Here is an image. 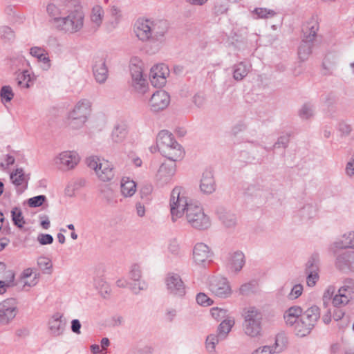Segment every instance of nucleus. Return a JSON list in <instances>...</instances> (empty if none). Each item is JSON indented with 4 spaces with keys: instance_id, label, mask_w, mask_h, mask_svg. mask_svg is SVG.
Masks as SVG:
<instances>
[{
    "instance_id": "1",
    "label": "nucleus",
    "mask_w": 354,
    "mask_h": 354,
    "mask_svg": "<svg viewBox=\"0 0 354 354\" xmlns=\"http://www.w3.org/2000/svg\"><path fill=\"white\" fill-rule=\"evenodd\" d=\"M46 10L52 24L60 31L73 34L79 32L84 26V13L76 1L59 5L50 3Z\"/></svg>"
},
{
    "instance_id": "2",
    "label": "nucleus",
    "mask_w": 354,
    "mask_h": 354,
    "mask_svg": "<svg viewBox=\"0 0 354 354\" xmlns=\"http://www.w3.org/2000/svg\"><path fill=\"white\" fill-rule=\"evenodd\" d=\"M167 21L139 18L134 24V32L139 40L145 41H162L167 32Z\"/></svg>"
},
{
    "instance_id": "3",
    "label": "nucleus",
    "mask_w": 354,
    "mask_h": 354,
    "mask_svg": "<svg viewBox=\"0 0 354 354\" xmlns=\"http://www.w3.org/2000/svg\"><path fill=\"white\" fill-rule=\"evenodd\" d=\"M93 112V102L88 98H81L76 102L66 116L67 126L72 130L82 129Z\"/></svg>"
},
{
    "instance_id": "4",
    "label": "nucleus",
    "mask_w": 354,
    "mask_h": 354,
    "mask_svg": "<svg viewBox=\"0 0 354 354\" xmlns=\"http://www.w3.org/2000/svg\"><path fill=\"white\" fill-rule=\"evenodd\" d=\"M188 197L186 189L182 186H176L171 192L169 207L171 221H177L183 217L191 205H194Z\"/></svg>"
},
{
    "instance_id": "5",
    "label": "nucleus",
    "mask_w": 354,
    "mask_h": 354,
    "mask_svg": "<svg viewBox=\"0 0 354 354\" xmlns=\"http://www.w3.org/2000/svg\"><path fill=\"white\" fill-rule=\"evenodd\" d=\"M318 30L319 23L317 17H311L303 24L302 40L298 48V56L301 61H306L311 54Z\"/></svg>"
},
{
    "instance_id": "6",
    "label": "nucleus",
    "mask_w": 354,
    "mask_h": 354,
    "mask_svg": "<svg viewBox=\"0 0 354 354\" xmlns=\"http://www.w3.org/2000/svg\"><path fill=\"white\" fill-rule=\"evenodd\" d=\"M143 62L138 57H133L130 59V88L131 91L140 95H145L149 90L147 80L143 76Z\"/></svg>"
},
{
    "instance_id": "7",
    "label": "nucleus",
    "mask_w": 354,
    "mask_h": 354,
    "mask_svg": "<svg viewBox=\"0 0 354 354\" xmlns=\"http://www.w3.org/2000/svg\"><path fill=\"white\" fill-rule=\"evenodd\" d=\"M184 216L187 225L197 230H207L212 225L210 217L196 203L189 206Z\"/></svg>"
},
{
    "instance_id": "8",
    "label": "nucleus",
    "mask_w": 354,
    "mask_h": 354,
    "mask_svg": "<svg viewBox=\"0 0 354 354\" xmlns=\"http://www.w3.org/2000/svg\"><path fill=\"white\" fill-rule=\"evenodd\" d=\"M167 292L176 297H183L186 294V286L181 277L175 272H168L165 277Z\"/></svg>"
},
{
    "instance_id": "9",
    "label": "nucleus",
    "mask_w": 354,
    "mask_h": 354,
    "mask_svg": "<svg viewBox=\"0 0 354 354\" xmlns=\"http://www.w3.org/2000/svg\"><path fill=\"white\" fill-rule=\"evenodd\" d=\"M209 290L219 298H228L232 294V290L227 278L221 276H214L209 279Z\"/></svg>"
},
{
    "instance_id": "10",
    "label": "nucleus",
    "mask_w": 354,
    "mask_h": 354,
    "mask_svg": "<svg viewBox=\"0 0 354 354\" xmlns=\"http://www.w3.org/2000/svg\"><path fill=\"white\" fill-rule=\"evenodd\" d=\"M80 159L77 152L74 151H64L55 157L54 164L62 171H69L77 166Z\"/></svg>"
},
{
    "instance_id": "11",
    "label": "nucleus",
    "mask_w": 354,
    "mask_h": 354,
    "mask_svg": "<svg viewBox=\"0 0 354 354\" xmlns=\"http://www.w3.org/2000/svg\"><path fill=\"white\" fill-rule=\"evenodd\" d=\"M18 313L17 302L15 299L10 298L0 304V324H10Z\"/></svg>"
},
{
    "instance_id": "12",
    "label": "nucleus",
    "mask_w": 354,
    "mask_h": 354,
    "mask_svg": "<svg viewBox=\"0 0 354 354\" xmlns=\"http://www.w3.org/2000/svg\"><path fill=\"white\" fill-rule=\"evenodd\" d=\"M49 334L53 337L62 336L66 327V319L61 313H55L48 320L47 323Z\"/></svg>"
},
{
    "instance_id": "13",
    "label": "nucleus",
    "mask_w": 354,
    "mask_h": 354,
    "mask_svg": "<svg viewBox=\"0 0 354 354\" xmlns=\"http://www.w3.org/2000/svg\"><path fill=\"white\" fill-rule=\"evenodd\" d=\"M176 163L174 162H163L155 175V180L158 185L164 186L170 183L176 174Z\"/></svg>"
},
{
    "instance_id": "14",
    "label": "nucleus",
    "mask_w": 354,
    "mask_h": 354,
    "mask_svg": "<svg viewBox=\"0 0 354 354\" xmlns=\"http://www.w3.org/2000/svg\"><path fill=\"white\" fill-rule=\"evenodd\" d=\"M212 252L209 247L203 243H197L193 248V261L196 265L205 267L210 261Z\"/></svg>"
},
{
    "instance_id": "15",
    "label": "nucleus",
    "mask_w": 354,
    "mask_h": 354,
    "mask_svg": "<svg viewBox=\"0 0 354 354\" xmlns=\"http://www.w3.org/2000/svg\"><path fill=\"white\" fill-rule=\"evenodd\" d=\"M169 74V70L165 64H160L153 66L149 73V79L151 84L155 87L164 86Z\"/></svg>"
},
{
    "instance_id": "16",
    "label": "nucleus",
    "mask_w": 354,
    "mask_h": 354,
    "mask_svg": "<svg viewBox=\"0 0 354 354\" xmlns=\"http://www.w3.org/2000/svg\"><path fill=\"white\" fill-rule=\"evenodd\" d=\"M169 102V95L164 90H158L151 96L149 105L151 111L158 112L167 108Z\"/></svg>"
},
{
    "instance_id": "17",
    "label": "nucleus",
    "mask_w": 354,
    "mask_h": 354,
    "mask_svg": "<svg viewBox=\"0 0 354 354\" xmlns=\"http://www.w3.org/2000/svg\"><path fill=\"white\" fill-rule=\"evenodd\" d=\"M346 297L339 293V291L335 293V288L333 286H330L325 290L323 299L325 302L326 300L332 299V304L335 307H342L348 304L351 301Z\"/></svg>"
},
{
    "instance_id": "18",
    "label": "nucleus",
    "mask_w": 354,
    "mask_h": 354,
    "mask_svg": "<svg viewBox=\"0 0 354 354\" xmlns=\"http://www.w3.org/2000/svg\"><path fill=\"white\" fill-rule=\"evenodd\" d=\"M93 73L95 80L99 84H103L108 78V68L103 57H95L93 65Z\"/></svg>"
},
{
    "instance_id": "19",
    "label": "nucleus",
    "mask_w": 354,
    "mask_h": 354,
    "mask_svg": "<svg viewBox=\"0 0 354 354\" xmlns=\"http://www.w3.org/2000/svg\"><path fill=\"white\" fill-rule=\"evenodd\" d=\"M29 178V175L26 174L21 168H17L10 174V180L19 194H21L27 188Z\"/></svg>"
},
{
    "instance_id": "20",
    "label": "nucleus",
    "mask_w": 354,
    "mask_h": 354,
    "mask_svg": "<svg viewBox=\"0 0 354 354\" xmlns=\"http://www.w3.org/2000/svg\"><path fill=\"white\" fill-rule=\"evenodd\" d=\"M319 262L317 259L312 257L306 263V283L309 287L315 286L319 279Z\"/></svg>"
},
{
    "instance_id": "21",
    "label": "nucleus",
    "mask_w": 354,
    "mask_h": 354,
    "mask_svg": "<svg viewBox=\"0 0 354 354\" xmlns=\"http://www.w3.org/2000/svg\"><path fill=\"white\" fill-rule=\"evenodd\" d=\"M245 263L244 254L241 251H236L230 254L227 266L230 271L237 274L242 270Z\"/></svg>"
},
{
    "instance_id": "22",
    "label": "nucleus",
    "mask_w": 354,
    "mask_h": 354,
    "mask_svg": "<svg viewBox=\"0 0 354 354\" xmlns=\"http://www.w3.org/2000/svg\"><path fill=\"white\" fill-rule=\"evenodd\" d=\"M216 183L213 174L210 171H205L203 173L200 181V190L204 194H211L216 190Z\"/></svg>"
},
{
    "instance_id": "23",
    "label": "nucleus",
    "mask_w": 354,
    "mask_h": 354,
    "mask_svg": "<svg viewBox=\"0 0 354 354\" xmlns=\"http://www.w3.org/2000/svg\"><path fill=\"white\" fill-rule=\"evenodd\" d=\"M39 281V274L34 271L33 268H26L21 274L19 279V283L21 284L23 288L34 287Z\"/></svg>"
},
{
    "instance_id": "24",
    "label": "nucleus",
    "mask_w": 354,
    "mask_h": 354,
    "mask_svg": "<svg viewBox=\"0 0 354 354\" xmlns=\"http://www.w3.org/2000/svg\"><path fill=\"white\" fill-rule=\"evenodd\" d=\"M174 144H178L175 140L171 133L167 130H162L157 136V146L160 153L164 150L174 146Z\"/></svg>"
},
{
    "instance_id": "25",
    "label": "nucleus",
    "mask_w": 354,
    "mask_h": 354,
    "mask_svg": "<svg viewBox=\"0 0 354 354\" xmlns=\"http://www.w3.org/2000/svg\"><path fill=\"white\" fill-rule=\"evenodd\" d=\"M30 54L37 59L38 62L42 63L41 68L48 71L51 67L50 59L46 50L39 46H33L30 48Z\"/></svg>"
},
{
    "instance_id": "26",
    "label": "nucleus",
    "mask_w": 354,
    "mask_h": 354,
    "mask_svg": "<svg viewBox=\"0 0 354 354\" xmlns=\"http://www.w3.org/2000/svg\"><path fill=\"white\" fill-rule=\"evenodd\" d=\"M262 322H243L244 334L250 338H259L262 336Z\"/></svg>"
},
{
    "instance_id": "27",
    "label": "nucleus",
    "mask_w": 354,
    "mask_h": 354,
    "mask_svg": "<svg viewBox=\"0 0 354 354\" xmlns=\"http://www.w3.org/2000/svg\"><path fill=\"white\" fill-rule=\"evenodd\" d=\"M301 315L302 308L300 306H294L289 308L285 311L283 315L286 324L292 328Z\"/></svg>"
},
{
    "instance_id": "28",
    "label": "nucleus",
    "mask_w": 354,
    "mask_h": 354,
    "mask_svg": "<svg viewBox=\"0 0 354 354\" xmlns=\"http://www.w3.org/2000/svg\"><path fill=\"white\" fill-rule=\"evenodd\" d=\"M98 178L102 181H109L111 180L113 176V165L109 161L102 159L100 167L96 173Z\"/></svg>"
},
{
    "instance_id": "29",
    "label": "nucleus",
    "mask_w": 354,
    "mask_h": 354,
    "mask_svg": "<svg viewBox=\"0 0 354 354\" xmlns=\"http://www.w3.org/2000/svg\"><path fill=\"white\" fill-rule=\"evenodd\" d=\"M161 154L167 158L170 162H175L183 158L184 151L179 144H174V146L164 150Z\"/></svg>"
},
{
    "instance_id": "30",
    "label": "nucleus",
    "mask_w": 354,
    "mask_h": 354,
    "mask_svg": "<svg viewBox=\"0 0 354 354\" xmlns=\"http://www.w3.org/2000/svg\"><path fill=\"white\" fill-rule=\"evenodd\" d=\"M235 324V319L232 317H227V319L223 320L217 327L216 333L221 339H225L232 328Z\"/></svg>"
},
{
    "instance_id": "31",
    "label": "nucleus",
    "mask_w": 354,
    "mask_h": 354,
    "mask_svg": "<svg viewBox=\"0 0 354 354\" xmlns=\"http://www.w3.org/2000/svg\"><path fill=\"white\" fill-rule=\"evenodd\" d=\"M354 260V252L344 251L337 255L335 265L340 269L348 268Z\"/></svg>"
},
{
    "instance_id": "32",
    "label": "nucleus",
    "mask_w": 354,
    "mask_h": 354,
    "mask_svg": "<svg viewBox=\"0 0 354 354\" xmlns=\"http://www.w3.org/2000/svg\"><path fill=\"white\" fill-rule=\"evenodd\" d=\"M313 328L311 324L306 322L302 316H300L297 323L292 327V329L296 335L304 337L308 335Z\"/></svg>"
},
{
    "instance_id": "33",
    "label": "nucleus",
    "mask_w": 354,
    "mask_h": 354,
    "mask_svg": "<svg viewBox=\"0 0 354 354\" xmlns=\"http://www.w3.org/2000/svg\"><path fill=\"white\" fill-rule=\"evenodd\" d=\"M242 317L243 322H262L261 312L254 306H248L243 308Z\"/></svg>"
},
{
    "instance_id": "34",
    "label": "nucleus",
    "mask_w": 354,
    "mask_h": 354,
    "mask_svg": "<svg viewBox=\"0 0 354 354\" xmlns=\"http://www.w3.org/2000/svg\"><path fill=\"white\" fill-rule=\"evenodd\" d=\"M288 337L284 333H279L275 337L274 343L270 346L273 354H279L283 352L288 347Z\"/></svg>"
},
{
    "instance_id": "35",
    "label": "nucleus",
    "mask_w": 354,
    "mask_h": 354,
    "mask_svg": "<svg viewBox=\"0 0 354 354\" xmlns=\"http://www.w3.org/2000/svg\"><path fill=\"white\" fill-rule=\"evenodd\" d=\"M301 316L315 327L316 323L320 317V310L317 306H312L308 308L305 311L302 310Z\"/></svg>"
},
{
    "instance_id": "36",
    "label": "nucleus",
    "mask_w": 354,
    "mask_h": 354,
    "mask_svg": "<svg viewBox=\"0 0 354 354\" xmlns=\"http://www.w3.org/2000/svg\"><path fill=\"white\" fill-rule=\"evenodd\" d=\"M127 134V128L123 123L117 124L111 133V140L115 143H121L123 142Z\"/></svg>"
},
{
    "instance_id": "37",
    "label": "nucleus",
    "mask_w": 354,
    "mask_h": 354,
    "mask_svg": "<svg viewBox=\"0 0 354 354\" xmlns=\"http://www.w3.org/2000/svg\"><path fill=\"white\" fill-rule=\"evenodd\" d=\"M120 189L122 194L125 197L132 196L136 191V183L128 177H124L121 180Z\"/></svg>"
},
{
    "instance_id": "38",
    "label": "nucleus",
    "mask_w": 354,
    "mask_h": 354,
    "mask_svg": "<svg viewBox=\"0 0 354 354\" xmlns=\"http://www.w3.org/2000/svg\"><path fill=\"white\" fill-rule=\"evenodd\" d=\"M86 181L84 179L80 178L70 182L65 188L64 192L67 196H74L77 192L84 187Z\"/></svg>"
},
{
    "instance_id": "39",
    "label": "nucleus",
    "mask_w": 354,
    "mask_h": 354,
    "mask_svg": "<svg viewBox=\"0 0 354 354\" xmlns=\"http://www.w3.org/2000/svg\"><path fill=\"white\" fill-rule=\"evenodd\" d=\"M250 70V66L245 64L244 62H240L235 64L233 67V77L236 81L243 80L249 73Z\"/></svg>"
},
{
    "instance_id": "40",
    "label": "nucleus",
    "mask_w": 354,
    "mask_h": 354,
    "mask_svg": "<svg viewBox=\"0 0 354 354\" xmlns=\"http://www.w3.org/2000/svg\"><path fill=\"white\" fill-rule=\"evenodd\" d=\"M16 80L18 86L22 88H29L33 84L31 75L27 70L18 74Z\"/></svg>"
},
{
    "instance_id": "41",
    "label": "nucleus",
    "mask_w": 354,
    "mask_h": 354,
    "mask_svg": "<svg viewBox=\"0 0 354 354\" xmlns=\"http://www.w3.org/2000/svg\"><path fill=\"white\" fill-rule=\"evenodd\" d=\"M104 12L102 6L95 5L93 7L91 14V20L95 27L98 28L102 23Z\"/></svg>"
},
{
    "instance_id": "42",
    "label": "nucleus",
    "mask_w": 354,
    "mask_h": 354,
    "mask_svg": "<svg viewBox=\"0 0 354 354\" xmlns=\"http://www.w3.org/2000/svg\"><path fill=\"white\" fill-rule=\"evenodd\" d=\"M252 13L256 15V17H254L256 19H272L276 17L277 15V12L274 10L269 9L267 8H256Z\"/></svg>"
},
{
    "instance_id": "43",
    "label": "nucleus",
    "mask_w": 354,
    "mask_h": 354,
    "mask_svg": "<svg viewBox=\"0 0 354 354\" xmlns=\"http://www.w3.org/2000/svg\"><path fill=\"white\" fill-rule=\"evenodd\" d=\"M337 248H354V232H349L345 234L339 241L334 243Z\"/></svg>"
},
{
    "instance_id": "44",
    "label": "nucleus",
    "mask_w": 354,
    "mask_h": 354,
    "mask_svg": "<svg viewBox=\"0 0 354 354\" xmlns=\"http://www.w3.org/2000/svg\"><path fill=\"white\" fill-rule=\"evenodd\" d=\"M315 105L307 102L304 104L298 111V115L302 120H309L315 115Z\"/></svg>"
},
{
    "instance_id": "45",
    "label": "nucleus",
    "mask_w": 354,
    "mask_h": 354,
    "mask_svg": "<svg viewBox=\"0 0 354 354\" xmlns=\"http://www.w3.org/2000/svg\"><path fill=\"white\" fill-rule=\"evenodd\" d=\"M15 273L12 270L6 272V275L4 280L0 281V294L2 295L7 291L8 288L15 286Z\"/></svg>"
},
{
    "instance_id": "46",
    "label": "nucleus",
    "mask_w": 354,
    "mask_h": 354,
    "mask_svg": "<svg viewBox=\"0 0 354 354\" xmlns=\"http://www.w3.org/2000/svg\"><path fill=\"white\" fill-rule=\"evenodd\" d=\"M338 291L351 301L354 298V281L352 279L346 280Z\"/></svg>"
},
{
    "instance_id": "47",
    "label": "nucleus",
    "mask_w": 354,
    "mask_h": 354,
    "mask_svg": "<svg viewBox=\"0 0 354 354\" xmlns=\"http://www.w3.org/2000/svg\"><path fill=\"white\" fill-rule=\"evenodd\" d=\"M212 317L217 322L225 320L227 317H232L228 310L219 307H213L210 309Z\"/></svg>"
},
{
    "instance_id": "48",
    "label": "nucleus",
    "mask_w": 354,
    "mask_h": 354,
    "mask_svg": "<svg viewBox=\"0 0 354 354\" xmlns=\"http://www.w3.org/2000/svg\"><path fill=\"white\" fill-rule=\"evenodd\" d=\"M224 340L221 339L219 335L216 334L209 335L205 340V348L209 353L215 352L216 346L219 343L220 341Z\"/></svg>"
},
{
    "instance_id": "49",
    "label": "nucleus",
    "mask_w": 354,
    "mask_h": 354,
    "mask_svg": "<svg viewBox=\"0 0 354 354\" xmlns=\"http://www.w3.org/2000/svg\"><path fill=\"white\" fill-rule=\"evenodd\" d=\"M15 38V34L11 28L7 26L0 27V39L4 42H11Z\"/></svg>"
},
{
    "instance_id": "50",
    "label": "nucleus",
    "mask_w": 354,
    "mask_h": 354,
    "mask_svg": "<svg viewBox=\"0 0 354 354\" xmlns=\"http://www.w3.org/2000/svg\"><path fill=\"white\" fill-rule=\"evenodd\" d=\"M14 96L15 94L10 86L5 85L1 87L0 90V97L3 104L10 102L13 99Z\"/></svg>"
},
{
    "instance_id": "51",
    "label": "nucleus",
    "mask_w": 354,
    "mask_h": 354,
    "mask_svg": "<svg viewBox=\"0 0 354 354\" xmlns=\"http://www.w3.org/2000/svg\"><path fill=\"white\" fill-rule=\"evenodd\" d=\"M219 218L227 227H234L236 223V216L228 212L221 213Z\"/></svg>"
},
{
    "instance_id": "52",
    "label": "nucleus",
    "mask_w": 354,
    "mask_h": 354,
    "mask_svg": "<svg viewBox=\"0 0 354 354\" xmlns=\"http://www.w3.org/2000/svg\"><path fill=\"white\" fill-rule=\"evenodd\" d=\"M12 221L18 227H22L25 223L22 216L21 210L19 207H14L11 211Z\"/></svg>"
},
{
    "instance_id": "53",
    "label": "nucleus",
    "mask_w": 354,
    "mask_h": 354,
    "mask_svg": "<svg viewBox=\"0 0 354 354\" xmlns=\"http://www.w3.org/2000/svg\"><path fill=\"white\" fill-rule=\"evenodd\" d=\"M37 265L46 274H51L53 264L51 261L45 257H41L37 260Z\"/></svg>"
},
{
    "instance_id": "54",
    "label": "nucleus",
    "mask_w": 354,
    "mask_h": 354,
    "mask_svg": "<svg viewBox=\"0 0 354 354\" xmlns=\"http://www.w3.org/2000/svg\"><path fill=\"white\" fill-rule=\"evenodd\" d=\"M129 274L131 280L136 282H139L142 275L140 266L138 264L133 265L130 268Z\"/></svg>"
},
{
    "instance_id": "55",
    "label": "nucleus",
    "mask_w": 354,
    "mask_h": 354,
    "mask_svg": "<svg viewBox=\"0 0 354 354\" xmlns=\"http://www.w3.org/2000/svg\"><path fill=\"white\" fill-rule=\"evenodd\" d=\"M304 287L300 283L294 285L288 295L290 299H295L300 297L303 292Z\"/></svg>"
},
{
    "instance_id": "56",
    "label": "nucleus",
    "mask_w": 354,
    "mask_h": 354,
    "mask_svg": "<svg viewBox=\"0 0 354 354\" xmlns=\"http://www.w3.org/2000/svg\"><path fill=\"white\" fill-rule=\"evenodd\" d=\"M196 302L203 306H209L213 304V300L207 295L200 292L196 295Z\"/></svg>"
},
{
    "instance_id": "57",
    "label": "nucleus",
    "mask_w": 354,
    "mask_h": 354,
    "mask_svg": "<svg viewBox=\"0 0 354 354\" xmlns=\"http://www.w3.org/2000/svg\"><path fill=\"white\" fill-rule=\"evenodd\" d=\"M168 251L175 256H180L182 254L180 244L176 239L170 241L168 245Z\"/></svg>"
},
{
    "instance_id": "58",
    "label": "nucleus",
    "mask_w": 354,
    "mask_h": 354,
    "mask_svg": "<svg viewBox=\"0 0 354 354\" xmlns=\"http://www.w3.org/2000/svg\"><path fill=\"white\" fill-rule=\"evenodd\" d=\"M102 160L95 156H91L86 159V164L90 169L95 171V174L100 167V165Z\"/></svg>"
},
{
    "instance_id": "59",
    "label": "nucleus",
    "mask_w": 354,
    "mask_h": 354,
    "mask_svg": "<svg viewBox=\"0 0 354 354\" xmlns=\"http://www.w3.org/2000/svg\"><path fill=\"white\" fill-rule=\"evenodd\" d=\"M337 129L341 133L342 136H347L352 131V127L346 122L341 121L338 123Z\"/></svg>"
},
{
    "instance_id": "60",
    "label": "nucleus",
    "mask_w": 354,
    "mask_h": 354,
    "mask_svg": "<svg viewBox=\"0 0 354 354\" xmlns=\"http://www.w3.org/2000/svg\"><path fill=\"white\" fill-rule=\"evenodd\" d=\"M255 289V283L254 282L245 283L239 288V293L242 295H248L253 292Z\"/></svg>"
},
{
    "instance_id": "61",
    "label": "nucleus",
    "mask_w": 354,
    "mask_h": 354,
    "mask_svg": "<svg viewBox=\"0 0 354 354\" xmlns=\"http://www.w3.org/2000/svg\"><path fill=\"white\" fill-rule=\"evenodd\" d=\"M46 200V196L44 195H39L32 198H30L28 201V204L30 207H36L41 206Z\"/></svg>"
},
{
    "instance_id": "62",
    "label": "nucleus",
    "mask_w": 354,
    "mask_h": 354,
    "mask_svg": "<svg viewBox=\"0 0 354 354\" xmlns=\"http://www.w3.org/2000/svg\"><path fill=\"white\" fill-rule=\"evenodd\" d=\"M288 142H289L288 136H282L278 138L277 141L274 143V145H273V147L272 148H270V149L266 148V150L268 151V150H272L274 148H280V147L286 148V147H287Z\"/></svg>"
},
{
    "instance_id": "63",
    "label": "nucleus",
    "mask_w": 354,
    "mask_h": 354,
    "mask_svg": "<svg viewBox=\"0 0 354 354\" xmlns=\"http://www.w3.org/2000/svg\"><path fill=\"white\" fill-rule=\"evenodd\" d=\"M315 208L313 205H306L300 211L301 215L307 218L313 217L315 214Z\"/></svg>"
},
{
    "instance_id": "64",
    "label": "nucleus",
    "mask_w": 354,
    "mask_h": 354,
    "mask_svg": "<svg viewBox=\"0 0 354 354\" xmlns=\"http://www.w3.org/2000/svg\"><path fill=\"white\" fill-rule=\"evenodd\" d=\"M250 354H273L270 346L264 345L254 349Z\"/></svg>"
}]
</instances>
